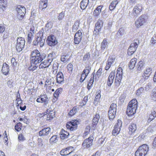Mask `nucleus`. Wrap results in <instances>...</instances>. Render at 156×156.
<instances>
[{
    "label": "nucleus",
    "instance_id": "f257e3e1",
    "mask_svg": "<svg viewBox=\"0 0 156 156\" xmlns=\"http://www.w3.org/2000/svg\"><path fill=\"white\" fill-rule=\"evenodd\" d=\"M31 64L37 65L41 63L46 57L44 54L40 53L37 50H35L32 51L31 54Z\"/></svg>",
    "mask_w": 156,
    "mask_h": 156
},
{
    "label": "nucleus",
    "instance_id": "f03ea898",
    "mask_svg": "<svg viewBox=\"0 0 156 156\" xmlns=\"http://www.w3.org/2000/svg\"><path fill=\"white\" fill-rule=\"evenodd\" d=\"M137 107V102L136 99H133L127 106L126 113L129 116H132L136 112Z\"/></svg>",
    "mask_w": 156,
    "mask_h": 156
},
{
    "label": "nucleus",
    "instance_id": "7ed1b4c3",
    "mask_svg": "<svg viewBox=\"0 0 156 156\" xmlns=\"http://www.w3.org/2000/svg\"><path fill=\"white\" fill-rule=\"evenodd\" d=\"M147 144H144L140 146L135 153V156H145L148 150Z\"/></svg>",
    "mask_w": 156,
    "mask_h": 156
},
{
    "label": "nucleus",
    "instance_id": "20e7f679",
    "mask_svg": "<svg viewBox=\"0 0 156 156\" xmlns=\"http://www.w3.org/2000/svg\"><path fill=\"white\" fill-rule=\"evenodd\" d=\"M139 43L140 41L138 39H135L133 41L128 49L127 53L129 55H132L136 51Z\"/></svg>",
    "mask_w": 156,
    "mask_h": 156
},
{
    "label": "nucleus",
    "instance_id": "39448f33",
    "mask_svg": "<svg viewBox=\"0 0 156 156\" xmlns=\"http://www.w3.org/2000/svg\"><path fill=\"white\" fill-rule=\"evenodd\" d=\"M148 18L147 16L143 14L139 17L135 22V24L137 28H139L146 23Z\"/></svg>",
    "mask_w": 156,
    "mask_h": 156
},
{
    "label": "nucleus",
    "instance_id": "423d86ee",
    "mask_svg": "<svg viewBox=\"0 0 156 156\" xmlns=\"http://www.w3.org/2000/svg\"><path fill=\"white\" fill-rule=\"evenodd\" d=\"M25 41L23 38L19 37L17 40L16 49L19 52L21 51L23 49L25 44Z\"/></svg>",
    "mask_w": 156,
    "mask_h": 156
},
{
    "label": "nucleus",
    "instance_id": "0eeeda50",
    "mask_svg": "<svg viewBox=\"0 0 156 156\" xmlns=\"http://www.w3.org/2000/svg\"><path fill=\"white\" fill-rule=\"evenodd\" d=\"M17 12V17L19 20L23 19L26 12V9L25 7L19 5L16 8Z\"/></svg>",
    "mask_w": 156,
    "mask_h": 156
},
{
    "label": "nucleus",
    "instance_id": "6e6552de",
    "mask_svg": "<svg viewBox=\"0 0 156 156\" xmlns=\"http://www.w3.org/2000/svg\"><path fill=\"white\" fill-rule=\"evenodd\" d=\"M122 69L121 68H119L117 70V73L115 79V86L118 87L120 85L122 77Z\"/></svg>",
    "mask_w": 156,
    "mask_h": 156
},
{
    "label": "nucleus",
    "instance_id": "1a4fd4ad",
    "mask_svg": "<svg viewBox=\"0 0 156 156\" xmlns=\"http://www.w3.org/2000/svg\"><path fill=\"white\" fill-rule=\"evenodd\" d=\"M94 139L93 136L90 135L87 139H85L82 143V145L84 148L90 147L92 145V142Z\"/></svg>",
    "mask_w": 156,
    "mask_h": 156
},
{
    "label": "nucleus",
    "instance_id": "9d476101",
    "mask_svg": "<svg viewBox=\"0 0 156 156\" xmlns=\"http://www.w3.org/2000/svg\"><path fill=\"white\" fill-rule=\"evenodd\" d=\"M142 7L141 4H137L134 6V8L132 13V15L133 16H136L140 14V12L142 11Z\"/></svg>",
    "mask_w": 156,
    "mask_h": 156
},
{
    "label": "nucleus",
    "instance_id": "9b49d317",
    "mask_svg": "<svg viewBox=\"0 0 156 156\" xmlns=\"http://www.w3.org/2000/svg\"><path fill=\"white\" fill-rule=\"evenodd\" d=\"M77 122L75 121H70L68 122L66 124V127L67 129H69L71 131L76 130L77 128Z\"/></svg>",
    "mask_w": 156,
    "mask_h": 156
},
{
    "label": "nucleus",
    "instance_id": "f8f14e48",
    "mask_svg": "<svg viewBox=\"0 0 156 156\" xmlns=\"http://www.w3.org/2000/svg\"><path fill=\"white\" fill-rule=\"evenodd\" d=\"M45 40L41 37H37L33 41V45L34 46L39 45L41 47H42L44 44Z\"/></svg>",
    "mask_w": 156,
    "mask_h": 156
},
{
    "label": "nucleus",
    "instance_id": "ddd939ff",
    "mask_svg": "<svg viewBox=\"0 0 156 156\" xmlns=\"http://www.w3.org/2000/svg\"><path fill=\"white\" fill-rule=\"evenodd\" d=\"M47 42L48 44L51 46L55 45L57 43L55 37L53 35H51L48 37Z\"/></svg>",
    "mask_w": 156,
    "mask_h": 156
},
{
    "label": "nucleus",
    "instance_id": "4468645a",
    "mask_svg": "<svg viewBox=\"0 0 156 156\" xmlns=\"http://www.w3.org/2000/svg\"><path fill=\"white\" fill-rule=\"evenodd\" d=\"M103 23L102 20L100 19L98 20L96 23L94 31L98 32L97 34L101 31V28L103 26Z\"/></svg>",
    "mask_w": 156,
    "mask_h": 156
},
{
    "label": "nucleus",
    "instance_id": "2eb2a0df",
    "mask_svg": "<svg viewBox=\"0 0 156 156\" xmlns=\"http://www.w3.org/2000/svg\"><path fill=\"white\" fill-rule=\"evenodd\" d=\"M83 37L81 31L79 30L76 33L74 37V43L76 44H78L80 42Z\"/></svg>",
    "mask_w": 156,
    "mask_h": 156
},
{
    "label": "nucleus",
    "instance_id": "dca6fc26",
    "mask_svg": "<svg viewBox=\"0 0 156 156\" xmlns=\"http://www.w3.org/2000/svg\"><path fill=\"white\" fill-rule=\"evenodd\" d=\"M36 101L38 103H43L44 102L46 104L48 103V99L47 96L45 94L41 95L40 98H37Z\"/></svg>",
    "mask_w": 156,
    "mask_h": 156
},
{
    "label": "nucleus",
    "instance_id": "f3484780",
    "mask_svg": "<svg viewBox=\"0 0 156 156\" xmlns=\"http://www.w3.org/2000/svg\"><path fill=\"white\" fill-rule=\"evenodd\" d=\"M115 60V59L114 57H113L112 56L109 57L105 67L106 70H107L110 68L111 65L114 63Z\"/></svg>",
    "mask_w": 156,
    "mask_h": 156
},
{
    "label": "nucleus",
    "instance_id": "a211bd4d",
    "mask_svg": "<svg viewBox=\"0 0 156 156\" xmlns=\"http://www.w3.org/2000/svg\"><path fill=\"white\" fill-rule=\"evenodd\" d=\"M51 129L50 127L45 128L39 132V135L40 136H47L50 133Z\"/></svg>",
    "mask_w": 156,
    "mask_h": 156
},
{
    "label": "nucleus",
    "instance_id": "6ab92c4d",
    "mask_svg": "<svg viewBox=\"0 0 156 156\" xmlns=\"http://www.w3.org/2000/svg\"><path fill=\"white\" fill-rule=\"evenodd\" d=\"M136 129V125L133 123H131L129 127V133L130 135L133 134L135 132Z\"/></svg>",
    "mask_w": 156,
    "mask_h": 156
},
{
    "label": "nucleus",
    "instance_id": "aec40b11",
    "mask_svg": "<svg viewBox=\"0 0 156 156\" xmlns=\"http://www.w3.org/2000/svg\"><path fill=\"white\" fill-rule=\"evenodd\" d=\"M9 71V66L5 63H3L2 70V73L5 75H7L8 74Z\"/></svg>",
    "mask_w": 156,
    "mask_h": 156
},
{
    "label": "nucleus",
    "instance_id": "412c9836",
    "mask_svg": "<svg viewBox=\"0 0 156 156\" xmlns=\"http://www.w3.org/2000/svg\"><path fill=\"white\" fill-rule=\"evenodd\" d=\"M115 77V73L112 71L110 73L108 76L107 81V84L108 86H110L113 83V80Z\"/></svg>",
    "mask_w": 156,
    "mask_h": 156
},
{
    "label": "nucleus",
    "instance_id": "4be33fe9",
    "mask_svg": "<svg viewBox=\"0 0 156 156\" xmlns=\"http://www.w3.org/2000/svg\"><path fill=\"white\" fill-rule=\"evenodd\" d=\"M70 147H69L62 149L60 152V154L62 155L65 156L71 154L73 152L70 150Z\"/></svg>",
    "mask_w": 156,
    "mask_h": 156
},
{
    "label": "nucleus",
    "instance_id": "5701e85b",
    "mask_svg": "<svg viewBox=\"0 0 156 156\" xmlns=\"http://www.w3.org/2000/svg\"><path fill=\"white\" fill-rule=\"evenodd\" d=\"M64 81L63 73L62 72H59L57 75V81L58 83H61Z\"/></svg>",
    "mask_w": 156,
    "mask_h": 156
},
{
    "label": "nucleus",
    "instance_id": "b1692460",
    "mask_svg": "<svg viewBox=\"0 0 156 156\" xmlns=\"http://www.w3.org/2000/svg\"><path fill=\"white\" fill-rule=\"evenodd\" d=\"M69 135V133L68 132L63 129H62L60 134V137L62 139L68 138Z\"/></svg>",
    "mask_w": 156,
    "mask_h": 156
},
{
    "label": "nucleus",
    "instance_id": "393cba45",
    "mask_svg": "<svg viewBox=\"0 0 156 156\" xmlns=\"http://www.w3.org/2000/svg\"><path fill=\"white\" fill-rule=\"evenodd\" d=\"M49 62L47 60H44L40 64L39 66V68L44 69L47 67H48L50 64V63L49 64Z\"/></svg>",
    "mask_w": 156,
    "mask_h": 156
},
{
    "label": "nucleus",
    "instance_id": "a878e982",
    "mask_svg": "<svg viewBox=\"0 0 156 156\" xmlns=\"http://www.w3.org/2000/svg\"><path fill=\"white\" fill-rule=\"evenodd\" d=\"M89 2V0H83L80 3V7L82 9H85Z\"/></svg>",
    "mask_w": 156,
    "mask_h": 156
},
{
    "label": "nucleus",
    "instance_id": "bb28decb",
    "mask_svg": "<svg viewBox=\"0 0 156 156\" xmlns=\"http://www.w3.org/2000/svg\"><path fill=\"white\" fill-rule=\"evenodd\" d=\"M136 59L133 58L130 61L129 64V66L130 69H133L135 67L136 63Z\"/></svg>",
    "mask_w": 156,
    "mask_h": 156
},
{
    "label": "nucleus",
    "instance_id": "cd10ccee",
    "mask_svg": "<svg viewBox=\"0 0 156 156\" xmlns=\"http://www.w3.org/2000/svg\"><path fill=\"white\" fill-rule=\"evenodd\" d=\"M94 73H93L92 74V76L91 77L90 80H89L88 84H87V88L88 90H89L91 87H92V85L93 83L94 80Z\"/></svg>",
    "mask_w": 156,
    "mask_h": 156
},
{
    "label": "nucleus",
    "instance_id": "c85d7f7f",
    "mask_svg": "<svg viewBox=\"0 0 156 156\" xmlns=\"http://www.w3.org/2000/svg\"><path fill=\"white\" fill-rule=\"evenodd\" d=\"M144 67V62L142 60L140 61L136 66V67L138 71H141L143 69Z\"/></svg>",
    "mask_w": 156,
    "mask_h": 156
},
{
    "label": "nucleus",
    "instance_id": "c756f323",
    "mask_svg": "<svg viewBox=\"0 0 156 156\" xmlns=\"http://www.w3.org/2000/svg\"><path fill=\"white\" fill-rule=\"evenodd\" d=\"M100 118L99 115L98 114H96L92 120V124L94 126H96L98 122V120Z\"/></svg>",
    "mask_w": 156,
    "mask_h": 156
},
{
    "label": "nucleus",
    "instance_id": "7c9ffc66",
    "mask_svg": "<svg viewBox=\"0 0 156 156\" xmlns=\"http://www.w3.org/2000/svg\"><path fill=\"white\" fill-rule=\"evenodd\" d=\"M116 112L115 111H108V115L110 120L113 119L115 118Z\"/></svg>",
    "mask_w": 156,
    "mask_h": 156
},
{
    "label": "nucleus",
    "instance_id": "2f4dec72",
    "mask_svg": "<svg viewBox=\"0 0 156 156\" xmlns=\"http://www.w3.org/2000/svg\"><path fill=\"white\" fill-rule=\"evenodd\" d=\"M47 114H48L47 117L50 118H53L55 117V112L49 109H47V112H46Z\"/></svg>",
    "mask_w": 156,
    "mask_h": 156
},
{
    "label": "nucleus",
    "instance_id": "473e14b6",
    "mask_svg": "<svg viewBox=\"0 0 156 156\" xmlns=\"http://www.w3.org/2000/svg\"><path fill=\"white\" fill-rule=\"evenodd\" d=\"M80 24V20H77L75 23L72 27V30L73 32H75L79 28Z\"/></svg>",
    "mask_w": 156,
    "mask_h": 156
},
{
    "label": "nucleus",
    "instance_id": "72a5a7b5",
    "mask_svg": "<svg viewBox=\"0 0 156 156\" xmlns=\"http://www.w3.org/2000/svg\"><path fill=\"white\" fill-rule=\"evenodd\" d=\"M48 61L50 63L53 61V59L55 58V54L53 52L49 54Z\"/></svg>",
    "mask_w": 156,
    "mask_h": 156
},
{
    "label": "nucleus",
    "instance_id": "f704fd0d",
    "mask_svg": "<svg viewBox=\"0 0 156 156\" xmlns=\"http://www.w3.org/2000/svg\"><path fill=\"white\" fill-rule=\"evenodd\" d=\"M47 6V2H43L42 1L40 2L39 8L40 9L43 10L45 9Z\"/></svg>",
    "mask_w": 156,
    "mask_h": 156
},
{
    "label": "nucleus",
    "instance_id": "c9c22d12",
    "mask_svg": "<svg viewBox=\"0 0 156 156\" xmlns=\"http://www.w3.org/2000/svg\"><path fill=\"white\" fill-rule=\"evenodd\" d=\"M108 42L106 39H104L101 43V50H104L107 45Z\"/></svg>",
    "mask_w": 156,
    "mask_h": 156
},
{
    "label": "nucleus",
    "instance_id": "e433bc0d",
    "mask_svg": "<svg viewBox=\"0 0 156 156\" xmlns=\"http://www.w3.org/2000/svg\"><path fill=\"white\" fill-rule=\"evenodd\" d=\"M118 3V2L116 0L112 2L110 6H109V9L110 10H112L115 7L116 5Z\"/></svg>",
    "mask_w": 156,
    "mask_h": 156
},
{
    "label": "nucleus",
    "instance_id": "4c0bfd02",
    "mask_svg": "<svg viewBox=\"0 0 156 156\" xmlns=\"http://www.w3.org/2000/svg\"><path fill=\"white\" fill-rule=\"evenodd\" d=\"M78 109V108L76 106L73 107L69 113V115L70 116L74 115L77 112Z\"/></svg>",
    "mask_w": 156,
    "mask_h": 156
},
{
    "label": "nucleus",
    "instance_id": "58836bf2",
    "mask_svg": "<svg viewBox=\"0 0 156 156\" xmlns=\"http://www.w3.org/2000/svg\"><path fill=\"white\" fill-rule=\"evenodd\" d=\"M156 116V112L154 111L151 112L149 118L148 119V121L151 122V120L154 119Z\"/></svg>",
    "mask_w": 156,
    "mask_h": 156
},
{
    "label": "nucleus",
    "instance_id": "ea45409f",
    "mask_svg": "<svg viewBox=\"0 0 156 156\" xmlns=\"http://www.w3.org/2000/svg\"><path fill=\"white\" fill-rule=\"evenodd\" d=\"M91 69V67L89 66L85 67L83 71V73L85 74L87 76H88L89 73H90Z\"/></svg>",
    "mask_w": 156,
    "mask_h": 156
},
{
    "label": "nucleus",
    "instance_id": "a19ab883",
    "mask_svg": "<svg viewBox=\"0 0 156 156\" xmlns=\"http://www.w3.org/2000/svg\"><path fill=\"white\" fill-rule=\"evenodd\" d=\"M6 0H0V9L3 10V8H5L6 6Z\"/></svg>",
    "mask_w": 156,
    "mask_h": 156
},
{
    "label": "nucleus",
    "instance_id": "79ce46f5",
    "mask_svg": "<svg viewBox=\"0 0 156 156\" xmlns=\"http://www.w3.org/2000/svg\"><path fill=\"white\" fill-rule=\"evenodd\" d=\"M124 34V29L121 28L119 29L118 32L117 33V36L119 37H121Z\"/></svg>",
    "mask_w": 156,
    "mask_h": 156
},
{
    "label": "nucleus",
    "instance_id": "37998d69",
    "mask_svg": "<svg viewBox=\"0 0 156 156\" xmlns=\"http://www.w3.org/2000/svg\"><path fill=\"white\" fill-rule=\"evenodd\" d=\"M57 135H54L52 136L49 140V142L51 144H52L56 143L57 141Z\"/></svg>",
    "mask_w": 156,
    "mask_h": 156
},
{
    "label": "nucleus",
    "instance_id": "c03bdc74",
    "mask_svg": "<svg viewBox=\"0 0 156 156\" xmlns=\"http://www.w3.org/2000/svg\"><path fill=\"white\" fill-rule=\"evenodd\" d=\"M33 37L34 34H33V33L32 34L31 32H30L28 35V43L30 44L31 42Z\"/></svg>",
    "mask_w": 156,
    "mask_h": 156
},
{
    "label": "nucleus",
    "instance_id": "a18cd8bd",
    "mask_svg": "<svg viewBox=\"0 0 156 156\" xmlns=\"http://www.w3.org/2000/svg\"><path fill=\"white\" fill-rule=\"evenodd\" d=\"M122 126V122L120 120H118L117 121V123H116L114 127H117V129H120V128Z\"/></svg>",
    "mask_w": 156,
    "mask_h": 156
},
{
    "label": "nucleus",
    "instance_id": "49530a36",
    "mask_svg": "<svg viewBox=\"0 0 156 156\" xmlns=\"http://www.w3.org/2000/svg\"><path fill=\"white\" fill-rule=\"evenodd\" d=\"M117 105L116 104L113 103L110 105V106L109 108V110H111V111H116V108Z\"/></svg>",
    "mask_w": 156,
    "mask_h": 156
},
{
    "label": "nucleus",
    "instance_id": "de8ad7c7",
    "mask_svg": "<svg viewBox=\"0 0 156 156\" xmlns=\"http://www.w3.org/2000/svg\"><path fill=\"white\" fill-rule=\"evenodd\" d=\"M120 130V129H119V128L117 129V127H114V129L112 133V135L114 136L117 135L119 133Z\"/></svg>",
    "mask_w": 156,
    "mask_h": 156
},
{
    "label": "nucleus",
    "instance_id": "09e8293b",
    "mask_svg": "<svg viewBox=\"0 0 156 156\" xmlns=\"http://www.w3.org/2000/svg\"><path fill=\"white\" fill-rule=\"evenodd\" d=\"M21 126L22 124L19 122L15 126V129L17 131H20L21 130Z\"/></svg>",
    "mask_w": 156,
    "mask_h": 156
},
{
    "label": "nucleus",
    "instance_id": "8fccbe9b",
    "mask_svg": "<svg viewBox=\"0 0 156 156\" xmlns=\"http://www.w3.org/2000/svg\"><path fill=\"white\" fill-rule=\"evenodd\" d=\"M62 89L59 88L58 89L55 90L53 94L55 97L56 98L58 97L59 94H60V91L61 90H62Z\"/></svg>",
    "mask_w": 156,
    "mask_h": 156
},
{
    "label": "nucleus",
    "instance_id": "3c124183",
    "mask_svg": "<svg viewBox=\"0 0 156 156\" xmlns=\"http://www.w3.org/2000/svg\"><path fill=\"white\" fill-rule=\"evenodd\" d=\"M151 98L153 100L156 101V86L154 90L153 93L151 94Z\"/></svg>",
    "mask_w": 156,
    "mask_h": 156
},
{
    "label": "nucleus",
    "instance_id": "603ef678",
    "mask_svg": "<svg viewBox=\"0 0 156 156\" xmlns=\"http://www.w3.org/2000/svg\"><path fill=\"white\" fill-rule=\"evenodd\" d=\"M102 69H99L98 71H97L96 73L95 76V80L97 79V78H99V77L101 75V74L102 73Z\"/></svg>",
    "mask_w": 156,
    "mask_h": 156
},
{
    "label": "nucleus",
    "instance_id": "864d4df0",
    "mask_svg": "<svg viewBox=\"0 0 156 156\" xmlns=\"http://www.w3.org/2000/svg\"><path fill=\"white\" fill-rule=\"evenodd\" d=\"M153 126H150L146 130V132L147 133H152L153 131Z\"/></svg>",
    "mask_w": 156,
    "mask_h": 156
},
{
    "label": "nucleus",
    "instance_id": "5fc2aeb1",
    "mask_svg": "<svg viewBox=\"0 0 156 156\" xmlns=\"http://www.w3.org/2000/svg\"><path fill=\"white\" fill-rule=\"evenodd\" d=\"M144 90V89L143 87H140V88L138 89L136 91V94L137 96L140 95L142 92Z\"/></svg>",
    "mask_w": 156,
    "mask_h": 156
},
{
    "label": "nucleus",
    "instance_id": "6e6d98bb",
    "mask_svg": "<svg viewBox=\"0 0 156 156\" xmlns=\"http://www.w3.org/2000/svg\"><path fill=\"white\" fill-rule=\"evenodd\" d=\"M84 73L82 72V74L81 75V77L80 79V81L81 82H82L86 78L87 76Z\"/></svg>",
    "mask_w": 156,
    "mask_h": 156
},
{
    "label": "nucleus",
    "instance_id": "4d7b16f0",
    "mask_svg": "<svg viewBox=\"0 0 156 156\" xmlns=\"http://www.w3.org/2000/svg\"><path fill=\"white\" fill-rule=\"evenodd\" d=\"M11 62L12 63V65L13 66H17V62L16 61V60L14 58H12L11 59Z\"/></svg>",
    "mask_w": 156,
    "mask_h": 156
},
{
    "label": "nucleus",
    "instance_id": "13d9d810",
    "mask_svg": "<svg viewBox=\"0 0 156 156\" xmlns=\"http://www.w3.org/2000/svg\"><path fill=\"white\" fill-rule=\"evenodd\" d=\"M90 54L89 53H86L83 57V61H86V60H88L90 58Z\"/></svg>",
    "mask_w": 156,
    "mask_h": 156
},
{
    "label": "nucleus",
    "instance_id": "bf43d9fd",
    "mask_svg": "<svg viewBox=\"0 0 156 156\" xmlns=\"http://www.w3.org/2000/svg\"><path fill=\"white\" fill-rule=\"evenodd\" d=\"M65 16V13L63 12H62L59 14V15L58 16V19L59 20H62Z\"/></svg>",
    "mask_w": 156,
    "mask_h": 156
},
{
    "label": "nucleus",
    "instance_id": "052dcab7",
    "mask_svg": "<svg viewBox=\"0 0 156 156\" xmlns=\"http://www.w3.org/2000/svg\"><path fill=\"white\" fill-rule=\"evenodd\" d=\"M150 42L153 44L156 43V34L151 38Z\"/></svg>",
    "mask_w": 156,
    "mask_h": 156
},
{
    "label": "nucleus",
    "instance_id": "680f3d73",
    "mask_svg": "<svg viewBox=\"0 0 156 156\" xmlns=\"http://www.w3.org/2000/svg\"><path fill=\"white\" fill-rule=\"evenodd\" d=\"M100 13L96 9H95L93 13L94 16L95 17H98V16L99 15Z\"/></svg>",
    "mask_w": 156,
    "mask_h": 156
},
{
    "label": "nucleus",
    "instance_id": "e2e57ef3",
    "mask_svg": "<svg viewBox=\"0 0 156 156\" xmlns=\"http://www.w3.org/2000/svg\"><path fill=\"white\" fill-rule=\"evenodd\" d=\"M112 24V21L109 22L108 23V26L106 27V29L110 31Z\"/></svg>",
    "mask_w": 156,
    "mask_h": 156
},
{
    "label": "nucleus",
    "instance_id": "0e129e2a",
    "mask_svg": "<svg viewBox=\"0 0 156 156\" xmlns=\"http://www.w3.org/2000/svg\"><path fill=\"white\" fill-rule=\"evenodd\" d=\"M18 139L20 141H23L25 140V138L24 136L22 134L19 135L18 137Z\"/></svg>",
    "mask_w": 156,
    "mask_h": 156
},
{
    "label": "nucleus",
    "instance_id": "69168bd1",
    "mask_svg": "<svg viewBox=\"0 0 156 156\" xmlns=\"http://www.w3.org/2000/svg\"><path fill=\"white\" fill-rule=\"evenodd\" d=\"M13 82L12 80H9L8 81L7 84L9 87H12V83Z\"/></svg>",
    "mask_w": 156,
    "mask_h": 156
},
{
    "label": "nucleus",
    "instance_id": "338daca9",
    "mask_svg": "<svg viewBox=\"0 0 156 156\" xmlns=\"http://www.w3.org/2000/svg\"><path fill=\"white\" fill-rule=\"evenodd\" d=\"M100 97V94L99 93L95 97L94 101H99Z\"/></svg>",
    "mask_w": 156,
    "mask_h": 156
},
{
    "label": "nucleus",
    "instance_id": "774afa93",
    "mask_svg": "<svg viewBox=\"0 0 156 156\" xmlns=\"http://www.w3.org/2000/svg\"><path fill=\"white\" fill-rule=\"evenodd\" d=\"M67 69L69 71H72L73 70V65L72 64H69L67 65Z\"/></svg>",
    "mask_w": 156,
    "mask_h": 156
}]
</instances>
